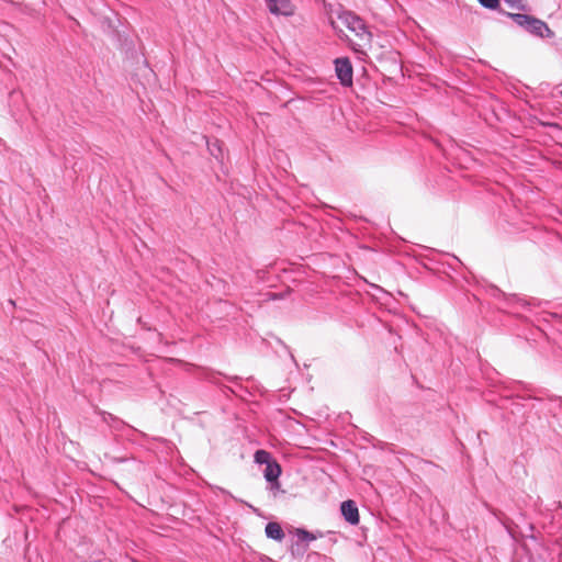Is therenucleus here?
Returning <instances> with one entry per match:
<instances>
[{"mask_svg": "<svg viewBox=\"0 0 562 562\" xmlns=\"http://www.w3.org/2000/svg\"><path fill=\"white\" fill-rule=\"evenodd\" d=\"M336 76L344 87H350L353 82V68L351 61L347 57L336 58L335 61Z\"/></svg>", "mask_w": 562, "mask_h": 562, "instance_id": "7ed1b4c3", "label": "nucleus"}, {"mask_svg": "<svg viewBox=\"0 0 562 562\" xmlns=\"http://www.w3.org/2000/svg\"><path fill=\"white\" fill-rule=\"evenodd\" d=\"M548 126L561 130V126L558 123H549Z\"/></svg>", "mask_w": 562, "mask_h": 562, "instance_id": "dca6fc26", "label": "nucleus"}, {"mask_svg": "<svg viewBox=\"0 0 562 562\" xmlns=\"http://www.w3.org/2000/svg\"><path fill=\"white\" fill-rule=\"evenodd\" d=\"M269 11L276 15H291L294 12V5L291 0H266Z\"/></svg>", "mask_w": 562, "mask_h": 562, "instance_id": "39448f33", "label": "nucleus"}, {"mask_svg": "<svg viewBox=\"0 0 562 562\" xmlns=\"http://www.w3.org/2000/svg\"><path fill=\"white\" fill-rule=\"evenodd\" d=\"M559 94H560V95H562V89H561V90H559Z\"/></svg>", "mask_w": 562, "mask_h": 562, "instance_id": "6ab92c4d", "label": "nucleus"}, {"mask_svg": "<svg viewBox=\"0 0 562 562\" xmlns=\"http://www.w3.org/2000/svg\"><path fill=\"white\" fill-rule=\"evenodd\" d=\"M366 42L363 44H357L353 41L349 42V46L351 49L359 55V57L367 55V52L370 50L374 53V47L372 45L370 37H361Z\"/></svg>", "mask_w": 562, "mask_h": 562, "instance_id": "0eeeda50", "label": "nucleus"}, {"mask_svg": "<svg viewBox=\"0 0 562 562\" xmlns=\"http://www.w3.org/2000/svg\"><path fill=\"white\" fill-rule=\"evenodd\" d=\"M291 553L295 554V548L294 547H292Z\"/></svg>", "mask_w": 562, "mask_h": 562, "instance_id": "a211bd4d", "label": "nucleus"}, {"mask_svg": "<svg viewBox=\"0 0 562 562\" xmlns=\"http://www.w3.org/2000/svg\"><path fill=\"white\" fill-rule=\"evenodd\" d=\"M513 9H524L522 0H505Z\"/></svg>", "mask_w": 562, "mask_h": 562, "instance_id": "4468645a", "label": "nucleus"}, {"mask_svg": "<svg viewBox=\"0 0 562 562\" xmlns=\"http://www.w3.org/2000/svg\"><path fill=\"white\" fill-rule=\"evenodd\" d=\"M508 16L524 31L531 35H554L549 26L540 19L525 13H508Z\"/></svg>", "mask_w": 562, "mask_h": 562, "instance_id": "f03ea898", "label": "nucleus"}, {"mask_svg": "<svg viewBox=\"0 0 562 562\" xmlns=\"http://www.w3.org/2000/svg\"><path fill=\"white\" fill-rule=\"evenodd\" d=\"M561 402H562V398H561Z\"/></svg>", "mask_w": 562, "mask_h": 562, "instance_id": "aec40b11", "label": "nucleus"}, {"mask_svg": "<svg viewBox=\"0 0 562 562\" xmlns=\"http://www.w3.org/2000/svg\"><path fill=\"white\" fill-rule=\"evenodd\" d=\"M270 483V488L271 490H279L280 488V482L278 481V484H276L274 482H269Z\"/></svg>", "mask_w": 562, "mask_h": 562, "instance_id": "2eb2a0df", "label": "nucleus"}, {"mask_svg": "<svg viewBox=\"0 0 562 562\" xmlns=\"http://www.w3.org/2000/svg\"><path fill=\"white\" fill-rule=\"evenodd\" d=\"M340 513H341L344 519L348 524H350L352 526H356L359 524V521H360L359 509H358V506L355 501H352V499L344 501L340 504Z\"/></svg>", "mask_w": 562, "mask_h": 562, "instance_id": "20e7f679", "label": "nucleus"}, {"mask_svg": "<svg viewBox=\"0 0 562 562\" xmlns=\"http://www.w3.org/2000/svg\"><path fill=\"white\" fill-rule=\"evenodd\" d=\"M486 9L495 10L499 7V0H477Z\"/></svg>", "mask_w": 562, "mask_h": 562, "instance_id": "f8f14e48", "label": "nucleus"}, {"mask_svg": "<svg viewBox=\"0 0 562 562\" xmlns=\"http://www.w3.org/2000/svg\"><path fill=\"white\" fill-rule=\"evenodd\" d=\"M306 549H307L306 547H303L300 553H301V554H304V552L306 551Z\"/></svg>", "mask_w": 562, "mask_h": 562, "instance_id": "f3484780", "label": "nucleus"}, {"mask_svg": "<svg viewBox=\"0 0 562 562\" xmlns=\"http://www.w3.org/2000/svg\"><path fill=\"white\" fill-rule=\"evenodd\" d=\"M103 419V422L105 423H110V422H117V423H121L123 424V422H121L117 417H115L114 415H112L111 413H108V412H100L99 413Z\"/></svg>", "mask_w": 562, "mask_h": 562, "instance_id": "ddd939ff", "label": "nucleus"}, {"mask_svg": "<svg viewBox=\"0 0 562 562\" xmlns=\"http://www.w3.org/2000/svg\"><path fill=\"white\" fill-rule=\"evenodd\" d=\"M266 536L270 539L281 541L284 538V531L278 522L271 521L266 525Z\"/></svg>", "mask_w": 562, "mask_h": 562, "instance_id": "6e6552de", "label": "nucleus"}, {"mask_svg": "<svg viewBox=\"0 0 562 562\" xmlns=\"http://www.w3.org/2000/svg\"><path fill=\"white\" fill-rule=\"evenodd\" d=\"M295 536L297 537V539L300 541L310 542V541H313V540H316V539L323 537V532L322 531L312 532L304 528H296Z\"/></svg>", "mask_w": 562, "mask_h": 562, "instance_id": "1a4fd4ad", "label": "nucleus"}, {"mask_svg": "<svg viewBox=\"0 0 562 562\" xmlns=\"http://www.w3.org/2000/svg\"><path fill=\"white\" fill-rule=\"evenodd\" d=\"M207 147L213 157H215L216 159L222 157V147L218 139H214V142L212 143L207 142Z\"/></svg>", "mask_w": 562, "mask_h": 562, "instance_id": "9b49d317", "label": "nucleus"}, {"mask_svg": "<svg viewBox=\"0 0 562 562\" xmlns=\"http://www.w3.org/2000/svg\"><path fill=\"white\" fill-rule=\"evenodd\" d=\"M254 459L256 463L265 465L274 460L270 452L262 449H259L255 452Z\"/></svg>", "mask_w": 562, "mask_h": 562, "instance_id": "9d476101", "label": "nucleus"}, {"mask_svg": "<svg viewBox=\"0 0 562 562\" xmlns=\"http://www.w3.org/2000/svg\"><path fill=\"white\" fill-rule=\"evenodd\" d=\"M282 469L277 460H272L270 463L266 464V469L263 472V476L267 482H274L278 484V479L281 475Z\"/></svg>", "mask_w": 562, "mask_h": 562, "instance_id": "423d86ee", "label": "nucleus"}, {"mask_svg": "<svg viewBox=\"0 0 562 562\" xmlns=\"http://www.w3.org/2000/svg\"><path fill=\"white\" fill-rule=\"evenodd\" d=\"M331 24L334 29H338L340 32H342L341 27L344 26L356 35H372V33L367 30L363 19L352 11H339L337 20L333 21Z\"/></svg>", "mask_w": 562, "mask_h": 562, "instance_id": "f257e3e1", "label": "nucleus"}]
</instances>
